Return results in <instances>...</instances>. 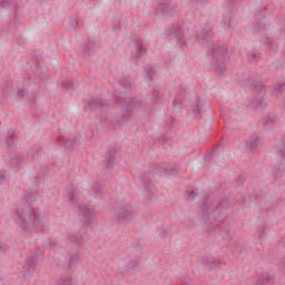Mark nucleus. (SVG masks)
Here are the masks:
<instances>
[{"label":"nucleus","mask_w":285,"mask_h":285,"mask_svg":"<svg viewBox=\"0 0 285 285\" xmlns=\"http://www.w3.org/2000/svg\"><path fill=\"white\" fill-rule=\"evenodd\" d=\"M3 173L0 171V181H3Z\"/></svg>","instance_id":"f257e3e1"}]
</instances>
